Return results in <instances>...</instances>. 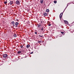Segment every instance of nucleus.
Masks as SVG:
<instances>
[{"mask_svg": "<svg viewBox=\"0 0 74 74\" xmlns=\"http://www.w3.org/2000/svg\"><path fill=\"white\" fill-rule=\"evenodd\" d=\"M62 15H63L62 13H61L60 15V19L61 21H62V20H61V19H62Z\"/></svg>", "mask_w": 74, "mask_h": 74, "instance_id": "nucleus-1", "label": "nucleus"}, {"mask_svg": "<svg viewBox=\"0 0 74 74\" xmlns=\"http://www.w3.org/2000/svg\"><path fill=\"white\" fill-rule=\"evenodd\" d=\"M8 56V55L7 54H4L3 55V58H7Z\"/></svg>", "mask_w": 74, "mask_h": 74, "instance_id": "nucleus-2", "label": "nucleus"}, {"mask_svg": "<svg viewBox=\"0 0 74 74\" xmlns=\"http://www.w3.org/2000/svg\"><path fill=\"white\" fill-rule=\"evenodd\" d=\"M16 4L19 5L20 4V1H19L17 0L16 2Z\"/></svg>", "mask_w": 74, "mask_h": 74, "instance_id": "nucleus-3", "label": "nucleus"}, {"mask_svg": "<svg viewBox=\"0 0 74 74\" xmlns=\"http://www.w3.org/2000/svg\"><path fill=\"white\" fill-rule=\"evenodd\" d=\"M18 25H19V23L17 22H16L15 23V25H16V26H15V27H17Z\"/></svg>", "mask_w": 74, "mask_h": 74, "instance_id": "nucleus-4", "label": "nucleus"}, {"mask_svg": "<svg viewBox=\"0 0 74 74\" xmlns=\"http://www.w3.org/2000/svg\"><path fill=\"white\" fill-rule=\"evenodd\" d=\"M14 3V2H13V1H10V2L8 3V4H10V5H11V4H12Z\"/></svg>", "mask_w": 74, "mask_h": 74, "instance_id": "nucleus-5", "label": "nucleus"}, {"mask_svg": "<svg viewBox=\"0 0 74 74\" xmlns=\"http://www.w3.org/2000/svg\"><path fill=\"white\" fill-rule=\"evenodd\" d=\"M64 22L65 23V24H66V25H68V24H69V22L67 21L64 20Z\"/></svg>", "mask_w": 74, "mask_h": 74, "instance_id": "nucleus-6", "label": "nucleus"}, {"mask_svg": "<svg viewBox=\"0 0 74 74\" xmlns=\"http://www.w3.org/2000/svg\"><path fill=\"white\" fill-rule=\"evenodd\" d=\"M43 15H44L45 16H47V15H48V14H47V13H43Z\"/></svg>", "mask_w": 74, "mask_h": 74, "instance_id": "nucleus-7", "label": "nucleus"}, {"mask_svg": "<svg viewBox=\"0 0 74 74\" xmlns=\"http://www.w3.org/2000/svg\"><path fill=\"white\" fill-rule=\"evenodd\" d=\"M40 23L42 24H43L44 23H45V22H44V21H43L42 20H40Z\"/></svg>", "mask_w": 74, "mask_h": 74, "instance_id": "nucleus-8", "label": "nucleus"}, {"mask_svg": "<svg viewBox=\"0 0 74 74\" xmlns=\"http://www.w3.org/2000/svg\"><path fill=\"white\" fill-rule=\"evenodd\" d=\"M30 45H27L26 46V47L27 48H29V47H30Z\"/></svg>", "mask_w": 74, "mask_h": 74, "instance_id": "nucleus-9", "label": "nucleus"}, {"mask_svg": "<svg viewBox=\"0 0 74 74\" xmlns=\"http://www.w3.org/2000/svg\"><path fill=\"white\" fill-rule=\"evenodd\" d=\"M46 12H49V10L48 9H47L46 10Z\"/></svg>", "mask_w": 74, "mask_h": 74, "instance_id": "nucleus-10", "label": "nucleus"}, {"mask_svg": "<svg viewBox=\"0 0 74 74\" xmlns=\"http://www.w3.org/2000/svg\"><path fill=\"white\" fill-rule=\"evenodd\" d=\"M40 3L41 4H42V3H43V0H40Z\"/></svg>", "mask_w": 74, "mask_h": 74, "instance_id": "nucleus-11", "label": "nucleus"}, {"mask_svg": "<svg viewBox=\"0 0 74 74\" xmlns=\"http://www.w3.org/2000/svg\"><path fill=\"white\" fill-rule=\"evenodd\" d=\"M11 24L12 25H14L15 24V22H14V21H13L11 22Z\"/></svg>", "mask_w": 74, "mask_h": 74, "instance_id": "nucleus-12", "label": "nucleus"}, {"mask_svg": "<svg viewBox=\"0 0 74 74\" xmlns=\"http://www.w3.org/2000/svg\"><path fill=\"white\" fill-rule=\"evenodd\" d=\"M41 26V24L40 23H39L38 25V27H40Z\"/></svg>", "mask_w": 74, "mask_h": 74, "instance_id": "nucleus-13", "label": "nucleus"}, {"mask_svg": "<svg viewBox=\"0 0 74 74\" xmlns=\"http://www.w3.org/2000/svg\"><path fill=\"white\" fill-rule=\"evenodd\" d=\"M21 51H18L17 52V53H18V54H19L20 53H21Z\"/></svg>", "mask_w": 74, "mask_h": 74, "instance_id": "nucleus-14", "label": "nucleus"}, {"mask_svg": "<svg viewBox=\"0 0 74 74\" xmlns=\"http://www.w3.org/2000/svg\"><path fill=\"white\" fill-rule=\"evenodd\" d=\"M17 36L16 35V34H14V37H16Z\"/></svg>", "mask_w": 74, "mask_h": 74, "instance_id": "nucleus-15", "label": "nucleus"}, {"mask_svg": "<svg viewBox=\"0 0 74 74\" xmlns=\"http://www.w3.org/2000/svg\"><path fill=\"white\" fill-rule=\"evenodd\" d=\"M40 42H41V41H38V43H40Z\"/></svg>", "mask_w": 74, "mask_h": 74, "instance_id": "nucleus-16", "label": "nucleus"}, {"mask_svg": "<svg viewBox=\"0 0 74 74\" xmlns=\"http://www.w3.org/2000/svg\"><path fill=\"white\" fill-rule=\"evenodd\" d=\"M54 3H55V4H56V3H57V1H54Z\"/></svg>", "mask_w": 74, "mask_h": 74, "instance_id": "nucleus-17", "label": "nucleus"}, {"mask_svg": "<svg viewBox=\"0 0 74 74\" xmlns=\"http://www.w3.org/2000/svg\"><path fill=\"white\" fill-rule=\"evenodd\" d=\"M71 4V3H67V7H68V6H69V4Z\"/></svg>", "mask_w": 74, "mask_h": 74, "instance_id": "nucleus-18", "label": "nucleus"}, {"mask_svg": "<svg viewBox=\"0 0 74 74\" xmlns=\"http://www.w3.org/2000/svg\"><path fill=\"white\" fill-rule=\"evenodd\" d=\"M16 21H17V22H18V21H19V20H18V19H16Z\"/></svg>", "mask_w": 74, "mask_h": 74, "instance_id": "nucleus-19", "label": "nucleus"}, {"mask_svg": "<svg viewBox=\"0 0 74 74\" xmlns=\"http://www.w3.org/2000/svg\"><path fill=\"white\" fill-rule=\"evenodd\" d=\"M20 47H21V48H23V45H21V46H20Z\"/></svg>", "mask_w": 74, "mask_h": 74, "instance_id": "nucleus-20", "label": "nucleus"}, {"mask_svg": "<svg viewBox=\"0 0 74 74\" xmlns=\"http://www.w3.org/2000/svg\"><path fill=\"white\" fill-rule=\"evenodd\" d=\"M41 30H42V31H43V30H44V28L42 27L41 29Z\"/></svg>", "mask_w": 74, "mask_h": 74, "instance_id": "nucleus-21", "label": "nucleus"}, {"mask_svg": "<svg viewBox=\"0 0 74 74\" xmlns=\"http://www.w3.org/2000/svg\"><path fill=\"white\" fill-rule=\"evenodd\" d=\"M61 33L62 34H64V33L63 32H61Z\"/></svg>", "mask_w": 74, "mask_h": 74, "instance_id": "nucleus-22", "label": "nucleus"}, {"mask_svg": "<svg viewBox=\"0 0 74 74\" xmlns=\"http://www.w3.org/2000/svg\"><path fill=\"white\" fill-rule=\"evenodd\" d=\"M34 33L35 34H37V32H34Z\"/></svg>", "mask_w": 74, "mask_h": 74, "instance_id": "nucleus-23", "label": "nucleus"}, {"mask_svg": "<svg viewBox=\"0 0 74 74\" xmlns=\"http://www.w3.org/2000/svg\"><path fill=\"white\" fill-rule=\"evenodd\" d=\"M49 26H51V24H49L48 25Z\"/></svg>", "mask_w": 74, "mask_h": 74, "instance_id": "nucleus-24", "label": "nucleus"}, {"mask_svg": "<svg viewBox=\"0 0 74 74\" xmlns=\"http://www.w3.org/2000/svg\"><path fill=\"white\" fill-rule=\"evenodd\" d=\"M33 52H32L30 53V54H33Z\"/></svg>", "mask_w": 74, "mask_h": 74, "instance_id": "nucleus-25", "label": "nucleus"}, {"mask_svg": "<svg viewBox=\"0 0 74 74\" xmlns=\"http://www.w3.org/2000/svg\"><path fill=\"white\" fill-rule=\"evenodd\" d=\"M4 4H6L7 3V1H5L4 2Z\"/></svg>", "mask_w": 74, "mask_h": 74, "instance_id": "nucleus-26", "label": "nucleus"}, {"mask_svg": "<svg viewBox=\"0 0 74 74\" xmlns=\"http://www.w3.org/2000/svg\"><path fill=\"white\" fill-rule=\"evenodd\" d=\"M39 37H43V36H39Z\"/></svg>", "mask_w": 74, "mask_h": 74, "instance_id": "nucleus-27", "label": "nucleus"}, {"mask_svg": "<svg viewBox=\"0 0 74 74\" xmlns=\"http://www.w3.org/2000/svg\"><path fill=\"white\" fill-rule=\"evenodd\" d=\"M13 26H15V25L14 24V25H13Z\"/></svg>", "mask_w": 74, "mask_h": 74, "instance_id": "nucleus-28", "label": "nucleus"}, {"mask_svg": "<svg viewBox=\"0 0 74 74\" xmlns=\"http://www.w3.org/2000/svg\"><path fill=\"white\" fill-rule=\"evenodd\" d=\"M64 11H65V10L64 9V11L63 12H64Z\"/></svg>", "mask_w": 74, "mask_h": 74, "instance_id": "nucleus-29", "label": "nucleus"}, {"mask_svg": "<svg viewBox=\"0 0 74 74\" xmlns=\"http://www.w3.org/2000/svg\"><path fill=\"white\" fill-rule=\"evenodd\" d=\"M67 6H66V8H67Z\"/></svg>", "mask_w": 74, "mask_h": 74, "instance_id": "nucleus-30", "label": "nucleus"}, {"mask_svg": "<svg viewBox=\"0 0 74 74\" xmlns=\"http://www.w3.org/2000/svg\"><path fill=\"white\" fill-rule=\"evenodd\" d=\"M29 10H27V11H29Z\"/></svg>", "mask_w": 74, "mask_h": 74, "instance_id": "nucleus-31", "label": "nucleus"}, {"mask_svg": "<svg viewBox=\"0 0 74 74\" xmlns=\"http://www.w3.org/2000/svg\"><path fill=\"white\" fill-rule=\"evenodd\" d=\"M66 8H65L64 10H66Z\"/></svg>", "mask_w": 74, "mask_h": 74, "instance_id": "nucleus-32", "label": "nucleus"}, {"mask_svg": "<svg viewBox=\"0 0 74 74\" xmlns=\"http://www.w3.org/2000/svg\"><path fill=\"white\" fill-rule=\"evenodd\" d=\"M71 32V33H72V32H73L72 31V32Z\"/></svg>", "mask_w": 74, "mask_h": 74, "instance_id": "nucleus-33", "label": "nucleus"}, {"mask_svg": "<svg viewBox=\"0 0 74 74\" xmlns=\"http://www.w3.org/2000/svg\"><path fill=\"white\" fill-rule=\"evenodd\" d=\"M33 26H34V25H33Z\"/></svg>", "mask_w": 74, "mask_h": 74, "instance_id": "nucleus-34", "label": "nucleus"}]
</instances>
